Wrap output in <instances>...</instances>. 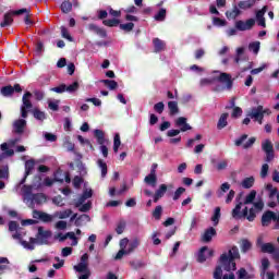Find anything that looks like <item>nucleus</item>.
I'll list each match as a JSON object with an SVG mask.
<instances>
[{"label": "nucleus", "mask_w": 279, "mask_h": 279, "mask_svg": "<svg viewBox=\"0 0 279 279\" xmlns=\"http://www.w3.org/2000/svg\"><path fill=\"white\" fill-rule=\"evenodd\" d=\"M259 175L263 180H265V178H267V175H269V165L268 163H264L262 166Z\"/></svg>", "instance_id": "obj_53"}, {"label": "nucleus", "mask_w": 279, "mask_h": 279, "mask_svg": "<svg viewBox=\"0 0 279 279\" xmlns=\"http://www.w3.org/2000/svg\"><path fill=\"white\" fill-rule=\"evenodd\" d=\"M141 245V240L138 238H134L132 241L129 242V246L125 250L128 254H132L136 247Z\"/></svg>", "instance_id": "obj_27"}, {"label": "nucleus", "mask_w": 279, "mask_h": 279, "mask_svg": "<svg viewBox=\"0 0 279 279\" xmlns=\"http://www.w3.org/2000/svg\"><path fill=\"white\" fill-rule=\"evenodd\" d=\"M254 182H256L254 177H247L241 182V186L242 189H252V186H254Z\"/></svg>", "instance_id": "obj_32"}, {"label": "nucleus", "mask_w": 279, "mask_h": 279, "mask_svg": "<svg viewBox=\"0 0 279 279\" xmlns=\"http://www.w3.org/2000/svg\"><path fill=\"white\" fill-rule=\"evenodd\" d=\"M74 269L78 274H84L86 271H90V269H88V263H81V262L76 266H74Z\"/></svg>", "instance_id": "obj_38"}, {"label": "nucleus", "mask_w": 279, "mask_h": 279, "mask_svg": "<svg viewBox=\"0 0 279 279\" xmlns=\"http://www.w3.org/2000/svg\"><path fill=\"white\" fill-rule=\"evenodd\" d=\"M256 25V20L254 19H248L245 22L243 20H239L235 22V29L239 32H247L252 29Z\"/></svg>", "instance_id": "obj_11"}, {"label": "nucleus", "mask_w": 279, "mask_h": 279, "mask_svg": "<svg viewBox=\"0 0 279 279\" xmlns=\"http://www.w3.org/2000/svg\"><path fill=\"white\" fill-rule=\"evenodd\" d=\"M241 114H243V109H241V107H234L231 113L232 119H239Z\"/></svg>", "instance_id": "obj_58"}, {"label": "nucleus", "mask_w": 279, "mask_h": 279, "mask_svg": "<svg viewBox=\"0 0 279 279\" xmlns=\"http://www.w3.org/2000/svg\"><path fill=\"white\" fill-rule=\"evenodd\" d=\"M266 13H267V5H264L260 10L256 12V21L259 27H267V23L265 21Z\"/></svg>", "instance_id": "obj_14"}, {"label": "nucleus", "mask_w": 279, "mask_h": 279, "mask_svg": "<svg viewBox=\"0 0 279 279\" xmlns=\"http://www.w3.org/2000/svg\"><path fill=\"white\" fill-rule=\"evenodd\" d=\"M120 29L123 32H132V29H134V23L129 22L126 24H120Z\"/></svg>", "instance_id": "obj_57"}, {"label": "nucleus", "mask_w": 279, "mask_h": 279, "mask_svg": "<svg viewBox=\"0 0 279 279\" xmlns=\"http://www.w3.org/2000/svg\"><path fill=\"white\" fill-rule=\"evenodd\" d=\"M219 219H221V207H216L214 210V215L211 216V221L214 226H219Z\"/></svg>", "instance_id": "obj_36"}, {"label": "nucleus", "mask_w": 279, "mask_h": 279, "mask_svg": "<svg viewBox=\"0 0 279 279\" xmlns=\"http://www.w3.org/2000/svg\"><path fill=\"white\" fill-rule=\"evenodd\" d=\"M53 182H60V184H62L64 182V179H59L58 177H56L54 180H51L49 177H47L44 181L45 186H53Z\"/></svg>", "instance_id": "obj_45"}, {"label": "nucleus", "mask_w": 279, "mask_h": 279, "mask_svg": "<svg viewBox=\"0 0 279 279\" xmlns=\"http://www.w3.org/2000/svg\"><path fill=\"white\" fill-rule=\"evenodd\" d=\"M241 258V254L239 253V247L233 246L229 250L228 253H223L220 255V264L222 265L225 271H236V263L234 260Z\"/></svg>", "instance_id": "obj_1"}, {"label": "nucleus", "mask_w": 279, "mask_h": 279, "mask_svg": "<svg viewBox=\"0 0 279 279\" xmlns=\"http://www.w3.org/2000/svg\"><path fill=\"white\" fill-rule=\"evenodd\" d=\"M82 182H84V179H82V177H74L73 179V186L74 189H80V186H82Z\"/></svg>", "instance_id": "obj_63"}, {"label": "nucleus", "mask_w": 279, "mask_h": 279, "mask_svg": "<svg viewBox=\"0 0 279 279\" xmlns=\"http://www.w3.org/2000/svg\"><path fill=\"white\" fill-rule=\"evenodd\" d=\"M100 82L101 84H105L109 90H117V88H119V83L114 80H102Z\"/></svg>", "instance_id": "obj_31"}, {"label": "nucleus", "mask_w": 279, "mask_h": 279, "mask_svg": "<svg viewBox=\"0 0 279 279\" xmlns=\"http://www.w3.org/2000/svg\"><path fill=\"white\" fill-rule=\"evenodd\" d=\"M14 15V11L12 13H5L3 16V21L0 24V27H10L12 23H14V19L12 17Z\"/></svg>", "instance_id": "obj_22"}, {"label": "nucleus", "mask_w": 279, "mask_h": 279, "mask_svg": "<svg viewBox=\"0 0 279 279\" xmlns=\"http://www.w3.org/2000/svg\"><path fill=\"white\" fill-rule=\"evenodd\" d=\"M119 147H121V135L117 133L113 137V151L117 154L119 151Z\"/></svg>", "instance_id": "obj_43"}, {"label": "nucleus", "mask_w": 279, "mask_h": 279, "mask_svg": "<svg viewBox=\"0 0 279 279\" xmlns=\"http://www.w3.org/2000/svg\"><path fill=\"white\" fill-rule=\"evenodd\" d=\"M33 219H39L44 223H51L53 216L38 209L33 210Z\"/></svg>", "instance_id": "obj_12"}, {"label": "nucleus", "mask_w": 279, "mask_h": 279, "mask_svg": "<svg viewBox=\"0 0 279 279\" xmlns=\"http://www.w3.org/2000/svg\"><path fill=\"white\" fill-rule=\"evenodd\" d=\"M213 236H217V230L214 227H210L205 230L202 241L204 243H210V241H213Z\"/></svg>", "instance_id": "obj_17"}, {"label": "nucleus", "mask_w": 279, "mask_h": 279, "mask_svg": "<svg viewBox=\"0 0 279 279\" xmlns=\"http://www.w3.org/2000/svg\"><path fill=\"white\" fill-rule=\"evenodd\" d=\"M183 193H186V189H184V187L177 189L172 196L173 202H178V199H180V197H182Z\"/></svg>", "instance_id": "obj_48"}, {"label": "nucleus", "mask_w": 279, "mask_h": 279, "mask_svg": "<svg viewBox=\"0 0 279 279\" xmlns=\"http://www.w3.org/2000/svg\"><path fill=\"white\" fill-rule=\"evenodd\" d=\"M52 93H58L59 95L62 93H66V84H61L57 87L51 88Z\"/></svg>", "instance_id": "obj_56"}, {"label": "nucleus", "mask_w": 279, "mask_h": 279, "mask_svg": "<svg viewBox=\"0 0 279 279\" xmlns=\"http://www.w3.org/2000/svg\"><path fill=\"white\" fill-rule=\"evenodd\" d=\"M175 125H177V128H180V130L172 129V130L168 131L167 136L169 138H173V136H178V134H180L181 132H189V130H193L191 124L186 123V118L185 117H179L175 120Z\"/></svg>", "instance_id": "obj_4"}, {"label": "nucleus", "mask_w": 279, "mask_h": 279, "mask_svg": "<svg viewBox=\"0 0 279 279\" xmlns=\"http://www.w3.org/2000/svg\"><path fill=\"white\" fill-rule=\"evenodd\" d=\"M243 53H245V49L244 48L240 47V48L236 49V56L234 58L235 64H239V62H241V56Z\"/></svg>", "instance_id": "obj_59"}, {"label": "nucleus", "mask_w": 279, "mask_h": 279, "mask_svg": "<svg viewBox=\"0 0 279 279\" xmlns=\"http://www.w3.org/2000/svg\"><path fill=\"white\" fill-rule=\"evenodd\" d=\"M97 165L101 169V178H106L108 175V165L102 159H98Z\"/></svg>", "instance_id": "obj_39"}, {"label": "nucleus", "mask_w": 279, "mask_h": 279, "mask_svg": "<svg viewBox=\"0 0 279 279\" xmlns=\"http://www.w3.org/2000/svg\"><path fill=\"white\" fill-rule=\"evenodd\" d=\"M241 14V10H239V7H233L232 11H227L226 16L227 19H236Z\"/></svg>", "instance_id": "obj_40"}, {"label": "nucleus", "mask_w": 279, "mask_h": 279, "mask_svg": "<svg viewBox=\"0 0 279 279\" xmlns=\"http://www.w3.org/2000/svg\"><path fill=\"white\" fill-rule=\"evenodd\" d=\"M32 112L34 119L37 121H45V119H47V114L38 108H35Z\"/></svg>", "instance_id": "obj_34"}, {"label": "nucleus", "mask_w": 279, "mask_h": 279, "mask_svg": "<svg viewBox=\"0 0 279 279\" xmlns=\"http://www.w3.org/2000/svg\"><path fill=\"white\" fill-rule=\"evenodd\" d=\"M34 167H36V161L34 159L26 160L25 162L26 175H32V171H34Z\"/></svg>", "instance_id": "obj_35"}, {"label": "nucleus", "mask_w": 279, "mask_h": 279, "mask_svg": "<svg viewBox=\"0 0 279 279\" xmlns=\"http://www.w3.org/2000/svg\"><path fill=\"white\" fill-rule=\"evenodd\" d=\"M61 36L70 43H73V37L69 34V29L65 26H61Z\"/></svg>", "instance_id": "obj_50"}, {"label": "nucleus", "mask_w": 279, "mask_h": 279, "mask_svg": "<svg viewBox=\"0 0 279 279\" xmlns=\"http://www.w3.org/2000/svg\"><path fill=\"white\" fill-rule=\"evenodd\" d=\"M243 206V203H238L235 205V208L232 210V217L233 219H247V221H254L256 219V210L254 208L248 209L247 207H244L241 211V207Z\"/></svg>", "instance_id": "obj_2"}, {"label": "nucleus", "mask_w": 279, "mask_h": 279, "mask_svg": "<svg viewBox=\"0 0 279 279\" xmlns=\"http://www.w3.org/2000/svg\"><path fill=\"white\" fill-rule=\"evenodd\" d=\"M254 199H256V190L251 191V192L246 195V197H245V199H244V205L247 206V204H254Z\"/></svg>", "instance_id": "obj_42"}, {"label": "nucleus", "mask_w": 279, "mask_h": 279, "mask_svg": "<svg viewBox=\"0 0 279 279\" xmlns=\"http://www.w3.org/2000/svg\"><path fill=\"white\" fill-rule=\"evenodd\" d=\"M93 28L96 32V34H98V36H100V38H106V36H108V33H106V29L98 27V26H93Z\"/></svg>", "instance_id": "obj_60"}, {"label": "nucleus", "mask_w": 279, "mask_h": 279, "mask_svg": "<svg viewBox=\"0 0 279 279\" xmlns=\"http://www.w3.org/2000/svg\"><path fill=\"white\" fill-rule=\"evenodd\" d=\"M80 89V83L75 81L73 84L66 86L65 85V90L66 93H75Z\"/></svg>", "instance_id": "obj_49"}, {"label": "nucleus", "mask_w": 279, "mask_h": 279, "mask_svg": "<svg viewBox=\"0 0 279 279\" xmlns=\"http://www.w3.org/2000/svg\"><path fill=\"white\" fill-rule=\"evenodd\" d=\"M206 252L209 258H213V256H215L214 250H208V246H203L198 252L197 263H206Z\"/></svg>", "instance_id": "obj_13"}, {"label": "nucleus", "mask_w": 279, "mask_h": 279, "mask_svg": "<svg viewBox=\"0 0 279 279\" xmlns=\"http://www.w3.org/2000/svg\"><path fill=\"white\" fill-rule=\"evenodd\" d=\"M102 23L104 25H106V27H117V25H119L121 21L117 19H111V20H104Z\"/></svg>", "instance_id": "obj_46"}, {"label": "nucleus", "mask_w": 279, "mask_h": 279, "mask_svg": "<svg viewBox=\"0 0 279 279\" xmlns=\"http://www.w3.org/2000/svg\"><path fill=\"white\" fill-rule=\"evenodd\" d=\"M216 80L223 85L226 90H232V87L234 86V78H232L230 73L221 72Z\"/></svg>", "instance_id": "obj_7"}, {"label": "nucleus", "mask_w": 279, "mask_h": 279, "mask_svg": "<svg viewBox=\"0 0 279 279\" xmlns=\"http://www.w3.org/2000/svg\"><path fill=\"white\" fill-rule=\"evenodd\" d=\"M242 254H247L250 250H252V242L247 239H242L241 240V245H240Z\"/></svg>", "instance_id": "obj_29"}, {"label": "nucleus", "mask_w": 279, "mask_h": 279, "mask_svg": "<svg viewBox=\"0 0 279 279\" xmlns=\"http://www.w3.org/2000/svg\"><path fill=\"white\" fill-rule=\"evenodd\" d=\"M238 279H254V277L247 274V270L245 268H240L238 270Z\"/></svg>", "instance_id": "obj_41"}, {"label": "nucleus", "mask_w": 279, "mask_h": 279, "mask_svg": "<svg viewBox=\"0 0 279 279\" xmlns=\"http://www.w3.org/2000/svg\"><path fill=\"white\" fill-rule=\"evenodd\" d=\"M271 221H275V230H279V214L277 215L276 213L271 210H266L263 216H262V226L264 228H267Z\"/></svg>", "instance_id": "obj_5"}, {"label": "nucleus", "mask_w": 279, "mask_h": 279, "mask_svg": "<svg viewBox=\"0 0 279 279\" xmlns=\"http://www.w3.org/2000/svg\"><path fill=\"white\" fill-rule=\"evenodd\" d=\"M154 110L157 112V114H162L165 112V102L159 101L154 105Z\"/></svg>", "instance_id": "obj_54"}, {"label": "nucleus", "mask_w": 279, "mask_h": 279, "mask_svg": "<svg viewBox=\"0 0 279 279\" xmlns=\"http://www.w3.org/2000/svg\"><path fill=\"white\" fill-rule=\"evenodd\" d=\"M250 51H253L254 53H258L260 51V41H253L248 45Z\"/></svg>", "instance_id": "obj_51"}, {"label": "nucleus", "mask_w": 279, "mask_h": 279, "mask_svg": "<svg viewBox=\"0 0 279 279\" xmlns=\"http://www.w3.org/2000/svg\"><path fill=\"white\" fill-rule=\"evenodd\" d=\"M0 94L2 97H12V95H14V87L12 85L3 86L0 89Z\"/></svg>", "instance_id": "obj_30"}, {"label": "nucleus", "mask_w": 279, "mask_h": 279, "mask_svg": "<svg viewBox=\"0 0 279 279\" xmlns=\"http://www.w3.org/2000/svg\"><path fill=\"white\" fill-rule=\"evenodd\" d=\"M26 125L27 121L25 119L16 120L13 124L15 134H23V132H25Z\"/></svg>", "instance_id": "obj_18"}, {"label": "nucleus", "mask_w": 279, "mask_h": 279, "mask_svg": "<svg viewBox=\"0 0 279 279\" xmlns=\"http://www.w3.org/2000/svg\"><path fill=\"white\" fill-rule=\"evenodd\" d=\"M51 230H46L44 227H38L36 238H29L31 243L38 245H49V239L52 236Z\"/></svg>", "instance_id": "obj_3"}, {"label": "nucleus", "mask_w": 279, "mask_h": 279, "mask_svg": "<svg viewBox=\"0 0 279 279\" xmlns=\"http://www.w3.org/2000/svg\"><path fill=\"white\" fill-rule=\"evenodd\" d=\"M92 206H93V203L88 202V203L83 204L78 208V210H80V213H88V210H90Z\"/></svg>", "instance_id": "obj_64"}, {"label": "nucleus", "mask_w": 279, "mask_h": 279, "mask_svg": "<svg viewBox=\"0 0 279 279\" xmlns=\"http://www.w3.org/2000/svg\"><path fill=\"white\" fill-rule=\"evenodd\" d=\"M32 199L35 204H43L47 202V196L44 193H37L33 195Z\"/></svg>", "instance_id": "obj_37"}, {"label": "nucleus", "mask_w": 279, "mask_h": 279, "mask_svg": "<svg viewBox=\"0 0 279 279\" xmlns=\"http://www.w3.org/2000/svg\"><path fill=\"white\" fill-rule=\"evenodd\" d=\"M216 169H217V171H223V170L228 169V160H222V161L218 162V165H216Z\"/></svg>", "instance_id": "obj_62"}, {"label": "nucleus", "mask_w": 279, "mask_h": 279, "mask_svg": "<svg viewBox=\"0 0 279 279\" xmlns=\"http://www.w3.org/2000/svg\"><path fill=\"white\" fill-rule=\"evenodd\" d=\"M262 149L266 154L265 162H271V160L276 158V154L274 153V144L271 141L266 140L264 143H262Z\"/></svg>", "instance_id": "obj_10"}, {"label": "nucleus", "mask_w": 279, "mask_h": 279, "mask_svg": "<svg viewBox=\"0 0 279 279\" xmlns=\"http://www.w3.org/2000/svg\"><path fill=\"white\" fill-rule=\"evenodd\" d=\"M94 136L98 143V145H100V151L104 156V158H108V146L106 145V133L99 129L94 130Z\"/></svg>", "instance_id": "obj_6"}, {"label": "nucleus", "mask_w": 279, "mask_h": 279, "mask_svg": "<svg viewBox=\"0 0 279 279\" xmlns=\"http://www.w3.org/2000/svg\"><path fill=\"white\" fill-rule=\"evenodd\" d=\"M247 117H250V119H253L254 121H257L259 125H263V119H265V111L263 110V105L252 108L251 111L247 113Z\"/></svg>", "instance_id": "obj_8"}, {"label": "nucleus", "mask_w": 279, "mask_h": 279, "mask_svg": "<svg viewBox=\"0 0 279 279\" xmlns=\"http://www.w3.org/2000/svg\"><path fill=\"white\" fill-rule=\"evenodd\" d=\"M125 226H126L125 220H120L116 228L117 234H123V232L125 231Z\"/></svg>", "instance_id": "obj_52"}, {"label": "nucleus", "mask_w": 279, "mask_h": 279, "mask_svg": "<svg viewBox=\"0 0 279 279\" xmlns=\"http://www.w3.org/2000/svg\"><path fill=\"white\" fill-rule=\"evenodd\" d=\"M165 193H167V184H161L159 189L155 192L154 203L158 204V201L165 197Z\"/></svg>", "instance_id": "obj_20"}, {"label": "nucleus", "mask_w": 279, "mask_h": 279, "mask_svg": "<svg viewBox=\"0 0 279 279\" xmlns=\"http://www.w3.org/2000/svg\"><path fill=\"white\" fill-rule=\"evenodd\" d=\"M256 4V0H242L238 3V8L240 10H250V8H254Z\"/></svg>", "instance_id": "obj_24"}, {"label": "nucleus", "mask_w": 279, "mask_h": 279, "mask_svg": "<svg viewBox=\"0 0 279 279\" xmlns=\"http://www.w3.org/2000/svg\"><path fill=\"white\" fill-rule=\"evenodd\" d=\"M168 110L170 117H175V114H180V107H178V101H169Z\"/></svg>", "instance_id": "obj_23"}, {"label": "nucleus", "mask_w": 279, "mask_h": 279, "mask_svg": "<svg viewBox=\"0 0 279 279\" xmlns=\"http://www.w3.org/2000/svg\"><path fill=\"white\" fill-rule=\"evenodd\" d=\"M153 217L156 221H160L162 218V207L160 205L156 206L155 210L153 211Z\"/></svg>", "instance_id": "obj_44"}, {"label": "nucleus", "mask_w": 279, "mask_h": 279, "mask_svg": "<svg viewBox=\"0 0 279 279\" xmlns=\"http://www.w3.org/2000/svg\"><path fill=\"white\" fill-rule=\"evenodd\" d=\"M266 191H268V193H269V194H268V197H269L270 199H274L275 196L278 197V194H279L278 187H274V184L268 183V184L266 185Z\"/></svg>", "instance_id": "obj_33"}, {"label": "nucleus", "mask_w": 279, "mask_h": 279, "mask_svg": "<svg viewBox=\"0 0 279 279\" xmlns=\"http://www.w3.org/2000/svg\"><path fill=\"white\" fill-rule=\"evenodd\" d=\"M32 12V9H20L13 11L14 16H21V14H26L24 19L25 25H34V21L29 19V13Z\"/></svg>", "instance_id": "obj_16"}, {"label": "nucleus", "mask_w": 279, "mask_h": 279, "mask_svg": "<svg viewBox=\"0 0 279 279\" xmlns=\"http://www.w3.org/2000/svg\"><path fill=\"white\" fill-rule=\"evenodd\" d=\"M60 10L63 14H69L73 10V3L69 0H65L61 3Z\"/></svg>", "instance_id": "obj_28"}, {"label": "nucleus", "mask_w": 279, "mask_h": 279, "mask_svg": "<svg viewBox=\"0 0 279 279\" xmlns=\"http://www.w3.org/2000/svg\"><path fill=\"white\" fill-rule=\"evenodd\" d=\"M153 45L155 53H160V51H165V47H167V44L158 37L153 39Z\"/></svg>", "instance_id": "obj_19"}, {"label": "nucleus", "mask_w": 279, "mask_h": 279, "mask_svg": "<svg viewBox=\"0 0 279 279\" xmlns=\"http://www.w3.org/2000/svg\"><path fill=\"white\" fill-rule=\"evenodd\" d=\"M145 184H148V186L156 187V184H158V177L156 174H148L144 179Z\"/></svg>", "instance_id": "obj_25"}, {"label": "nucleus", "mask_w": 279, "mask_h": 279, "mask_svg": "<svg viewBox=\"0 0 279 279\" xmlns=\"http://www.w3.org/2000/svg\"><path fill=\"white\" fill-rule=\"evenodd\" d=\"M226 20H221V17H214L213 19V25L216 27H226Z\"/></svg>", "instance_id": "obj_55"}, {"label": "nucleus", "mask_w": 279, "mask_h": 279, "mask_svg": "<svg viewBox=\"0 0 279 279\" xmlns=\"http://www.w3.org/2000/svg\"><path fill=\"white\" fill-rule=\"evenodd\" d=\"M223 278V270L221 269V266H217L214 271V279H221Z\"/></svg>", "instance_id": "obj_61"}, {"label": "nucleus", "mask_w": 279, "mask_h": 279, "mask_svg": "<svg viewBox=\"0 0 279 279\" xmlns=\"http://www.w3.org/2000/svg\"><path fill=\"white\" fill-rule=\"evenodd\" d=\"M88 222H90V216L83 214L76 218L74 223L77 228H80L81 226H84V223Z\"/></svg>", "instance_id": "obj_26"}, {"label": "nucleus", "mask_w": 279, "mask_h": 279, "mask_svg": "<svg viewBox=\"0 0 279 279\" xmlns=\"http://www.w3.org/2000/svg\"><path fill=\"white\" fill-rule=\"evenodd\" d=\"M279 251V247H276L274 245V243H263L260 245V252H263V254H272V257L276 256V253Z\"/></svg>", "instance_id": "obj_15"}, {"label": "nucleus", "mask_w": 279, "mask_h": 279, "mask_svg": "<svg viewBox=\"0 0 279 279\" xmlns=\"http://www.w3.org/2000/svg\"><path fill=\"white\" fill-rule=\"evenodd\" d=\"M167 19V10L166 9H160L158 13L155 15V21L162 22Z\"/></svg>", "instance_id": "obj_47"}, {"label": "nucleus", "mask_w": 279, "mask_h": 279, "mask_svg": "<svg viewBox=\"0 0 279 279\" xmlns=\"http://www.w3.org/2000/svg\"><path fill=\"white\" fill-rule=\"evenodd\" d=\"M29 97H32V93L29 92H26L23 95V98H22L23 105L21 106L22 119H27V110H32V108H34V105L32 104V100H29Z\"/></svg>", "instance_id": "obj_9"}, {"label": "nucleus", "mask_w": 279, "mask_h": 279, "mask_svg": "<svg viewBox=\"0 0 279 279\" xmlns=\"http://www.w3.org/2000/svg\"><path fill=\"white\" fill-rule=\"evenodd\" d=\"M228 117H230L228 112H225L220 116L217 123V130H223V128L228 126Z\"/></svg>", "instance_id": "obj_21"}]
</instances>
